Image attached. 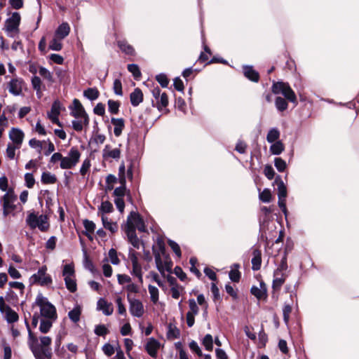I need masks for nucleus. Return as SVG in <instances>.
<instances>
[{"label": "nucleus", "instance_id": "obj_33", "mask_svg": "<svg viewBox=\"0 0 359 359\" xmlns=\"http://www.w3.org/2000/svg\"><path fill=\"white\" fill-rule=\"evenodd\" d=\"M100 93L96 88H89L83 91V96L93 101L98 98Z\"/></svg>", "mask_w": 359, "mask_h": 359}, {"label": "nucleus", "instance_id": "obj_31", "mask_svg": "<svg viewBox=\"0 0 359 359\" xmlns=\"http://www.w3.org/2000/svg\"><path fill=\"white\" fill-rule=\"evenodd\" d=\"M280 131L277 128H271L266 135V140L269 143H273L278 141L280 137Z\"/></svg>", "mask_w": 359, "mask_h": 359}, {"label": "nucleus", "instance_id": "obj_61", "mask_svg": "<svg viewBox=\"0 0 359 359\" xmlns=\"http://www.w3.org/2000/svg\"><path fill=\"white\" fill-rule=\"evenodd\" d=\"M116 303L118 306V313L120 315L126 316V309L124 304L122 302V299L121 297H116Z\"/></svg>", "mask_w": 359, "mask_h": 359}, {"label": "nucleus", "instance_id": "obj_29", "mask_svg": "<svg viewBox=\"0 0 359 359\" xmlns=\"http://www.w3.org/2000/svg\"><path fill=\"white\" fill-rule=\"evenodd\" d=\"M285 280V273H281L280 276L273 274L272 287L273 290H279Z\"/></svg>", "mask_w": 359, "mask_h": 359}, {"label": "nucleus", "instance_id": "obj_30", "mask_svg": "<svg viewBox=\"0 0 359 359\" xmlns=\"http://www.w3.org/2000/svg\"><path fill=\"white\" fill-rule=\"evenodd\" d=\"M272 144L270 146L269 150L270 152L273 155H279L285 149V146L283 143L278 140L271 143Z\"/></svg>", "mask_w": 359, "mask_h": 359}, {"label": "nucleus", "instance_id": "obj_58", "mask_svg": "<svg viewBox=\"0 0 359 359\" xmlns=\"http://www.w3.org/2000/svg\"><path fill=\"white\" fill-rule=\"evenodd\" d=\"M168 243L177 257H181L182 252L179 245L174 241L168 240Z\"/></svg>", "mask_w": 359, "mask_h": 359}, {"label": "nucleus", "instance_id": "obj_21", "mask_svg": "<svg viewBox=\"0 0 359 359\" xmlns=\"http://www.w3.org/2000/svg\"><path fill=\"white\" fill-rule=\"evenodd\" d=\"M97 309L102 311L106 316H110L113 313L114 308L111 304L108 303L104 299H100L97 302Z\"/></svg>", "mask_w": 359, "mask_h": 359}, {"label": "nucleus", "instance_id": "obj_56", "mask_svg": "<svg viewBox=\"0 0 359 359\" xmlns=\"http://www.w3.org/2000/svg\"><path fill=\"white\" fill-rule=\"evenodd\" d=\"M128 70L131 72L135 79H138L141 76L139 67L135 64H130L128 65Z\"/></svg>", "mask_w": 359, "mask_h": 359}, {"label": "nucleus", "instance_id": "obj_50", "mask_svg": "<svg viewBox=\"0 0 359 359\" xmlns=\"http://www.w3.org/2000/svg\"><path fill=\"white\" fill-rule=\"evenodd\" d=\"M108 255H109V260L112 264L117 265L120 263V260L117 255V252L115 249L111 248L109 250Z\"/></svg>", "mask_w": 359, "mask_h": 359}, {"label": "nucleus", "instance_id": "obj_18", "mask_svg": "<svg viewBox=\"0 0 359 359\" xmlns=\"http://www.w3.org/2000/svg\"><path fill=\"white\" fill-rule=\"evenodd\" d=\"M102 156L105 159L109 158L118 159L121 156V151L117 148L111 149V147L109 144H107L102 151Z\"/></svg>", "mask_w": 359, "mask_h": 359}, {"label": "nucleus", "instance_id": "obj_22", "mask_svg": "<svg viewBox=\"0 0 359 359\" xmlns=\"http://www.w3.org/2000/svg\"><path fill=\"white\" fill-rule=\"evenodd\" d=\"M111 122L114 126V133L115 136L119 137L121 135L123 129L125 127V122L123 118H111Z\"/></svg>", "mask_w": 359, "mask_h": 359}, {"label": "nucleus", "instance_id": "obj_59", "mask_svg": "<svg viewBox=\"0 0 359 359\" xmlns=\"http://www.w3.org/2000/svg\"><path fill=\"white\" fill-rule=\"evenodd\" d=\"M83 226L85 228L84 231H88V232H94L95 231L96 226H95V224L93 221H90V220H88L86 219L83 221Z\"/></svg>", "mask_w": 359, "mask_h": 359}, {"label": "nucleus", "instance_id": "obj_46", "mask_svg": "<svg viewBox=\"0 0 359 359\" xmlns=\"http://www.w3.org/2000/svg\"><path fill=\"white\" fill-rule=\"evenodd\" d=\"M62 40V39H60L55 36V37L50 41L49 43V48L55 51L60 50L62 48L61 43Z\"/></svg>", "mask_w": 359, "mask_h": 359}, {"label": "nucleus", "instance_id": "obj_44", "mask_svg": "<svg viewBox=\"0 0 359 359\" xmlns=\"http://www.w3.org/2000/svg\"><path fill=\"white\" fill-rule=\"evenodd\" d=\"M168 104V95L165 93H163L160 97L159 99L156 101V107L157 108L161 110L163 107H166Z\"/></svg>", "mask_w": 359, "mask_h": 359}, {"label": "nucleus", "instance_id": "obj_34", "mask_svg": "<svg viewBox=\"0 0 359 359\" xmlns=\"http://www.w3.org/2000/svg\"><path fill=\"white\" fill-rule=\"evenodd\" d=\"M41 180L45 184H55L57 182V177L54 174L49 172H43Z\"/></svg>", "mask_w": 359, "mask_h": 359}, {"label": "nucleus", "instance_id": "obj_20", "mask_svg": "<svg viewBox=\"0 0 359 359\" xmlns=\"http://www.w3.org/2000/svg\"><path fill=\"white\" fill-rule=\"evenodd\" d=\"M130 102L133 107L138 106L143 101V93L139 88H136L130 95Z\"/></svg>", "mask_w": 359, "mask_h": 359}, {"label": "nucleus", "instance_id": "obj_39", "mask_svg": "<svg viewBox=\"0 0 359 359\" xmlns=\"http://www.w3.org/2000/svg\"><path fill=\"white\" fill-rule=\"evenodd\" d=\"M65 283L66 287L70 292H74L76 291L77 286L74 276L65 278Z\"/></svg>", "mask_w": 359, "mask_h": 359}, {"label": "nucleus", "instance_id": "obj_48", "mask_svg": "<svg viewBox=\"0 0 359 359\" xmlns=\"http://www.w3.org/2000/svg\"><path fill=\"white\" fill-rule=\"evenodd\" d=\"M203 344L205 347L206 350L212 351L213 348V339L212 337L210 334H207L203 340Z\"/></svg>", "mask_w": 359, "mask_h": 359}, {"label": "nucleus", "instance_id": "obj_62", "mask_svg": "<svg viewBox=\"0 0 359 359\" xmlns=\"http://www.w3.org/2000/svg\"><path fill=\"white\" fill-rule=\"evenodd\" d=\"M133 274L136 276L139 281L142 283V266L140 264L133 265Z\"/></svg>", "mask_w": 359, "mask_h": 359}, {"label": "nucleus", "instance_id": "obj_35", "mask_svg": "<svg viewBox=\"0 0 359 359\" xmlns=\"http://www.w3.org/2000/svg\"><path fill=\"white\" fill-rule=\"evenodd\" d=\"M167 337L168 339H178L180 337V331L176 326L170 323L168 326Z\"/></svg>", "mask_w": 359, "mask_h": 359}, {"label": "nucleus", "instance_id": "obj_19", "mask_svg": "<svg viewBox=\"0 0 359 359\" xmlns=\"http://www.w3.org/2000/svg\"><path fill=\"white\" fill-rule=\"evenodd\" d=\"M70 27L67 22H62L58 26L55 32V36L60 39H64L69 35Z\"/></svg>", "mask_w": 359, "mask_h": 359}, {"label": "nucleus", "instance_id": "obj_11", "mask_svg": "<svg viewBox=\"0 0 359 359\" xmlns=\"http://www.w3.org/2000/svg\"><path fill=\"white\" fill-rule=\"evenodd\" d=\"M160 346L161 344L157 339L154 337H151L145 344V350L151 357L156 358L158 356V350L159 349Z\"/></svg>", "mask_w": 359, "mask_h": 359}, {"label": "nucleus", "instance_id": "obj_2", "mask_svg": "<svg viewBox=\"0 0 359 359\" xmlns=\"http://www.w3.org/2000/svg\"><path fill=\"white\" fill-rule=\"evenodd\" d=\"M35 304L40 308V316L44 318L56 320L57 313L55 307L41 294L36 296Z\"/></svg>", "mask_w": 359, "mask_h": 359}, {"label": "nucleus", "instance_id": "obj_60", "mask_svg": "<svg viewBox=\"0 0 359 359\" xmlns=\"http://www.w3.org/2000/svg\"><path fill=\"white\" fill-rule=\"evenodd\" d=\"M292 311V307L290 304H285L283 309V320L287 324L290 319V314Z\"/></svg>", "mask_w": 359, "mask_h": 359}, {"label": "nucleus", "instance_id": "obj_16", "mask_svg": "<svg viewBox=\"0 0 359 359\" xmlns=\"http://www.w3.org/2000/svg\"><path fill=\"white\" fill-rule=\"evenodd\" d=\"M70 114L76 118H79L80 116L86 113L83 105L77 99H74L73 100V104L72 107H70Z\"/></svg>", "mask_w": 359, "mask_h": 359}, {"label": "nucleus", "instance_id": "obj_55", "mask_svg": "<svg viewBox=\"0 0 359 359\" xmlns=\"http://www.w3.org/2000/svg\"><path fill=\"white\" fill-rule=\"evenodd\" d=\"M113 90L116 95L121 96L123 95L122 83L120 79H116L113 83Z\"/></svg>", "mask_w": 359, "mask_h": 359}, {"label": "nucleus", "instance_id": "obj_26", "mask_svg": "<svg viewBox=\"0 0 359 359\" xmlns=\"http://www.w3.org/2000/svg\"><path fill=\"white\" fill-rule=\"evenodd\" d=\"M81 315V308L80 306L76 305L74 308L69 311L68 313V317L74 323H77L80 320Z\"/></svg>", "mask_w": 359, "mask_h": 359}, {"label": "nucleus", "instance_id": "obj_10", "mask_svg": "<svg viewBox=\"0 0 359 359\" xmlns=\"http://www.w3.org/2000/svg\"><path fill=\"white\" fill-rule=\"evenodd\" d=\"M23 81L21 79H13L7 85L9 93L15 96L22 94Z\"/></svg>", "mask_w": 359, "mask_h": 359}, {"label": "nucleus", "instance_id": "obj_27", "mask_svg": "<svg viewBox=\"0 0 359 359\" xmlns=\"http://www.w3.org/2000/svg\"><path fill=\"white\" fill-rule=\"evenodd\" d=\"M240 265L238 264H233L231 269L229 271V276L231 281L238 283L241 279V272L238 271Z\"/></svg>", "mask_w": 359, "mask_h": 359}, {"label": "nucleus", "instance_id": "obj_14", "mask_svg": "<svg viewBox=\"0 0 359 359\" xmlns=\"http://www.w3.org/2000/svg\"><path fill=\"white\" fill-rule=\"evenodd\" d=\"M158 245L160 252L156 251L154 248H153V252H154V258H155V262H156V268L158 269V270L159 271H163V262H162L161 253L164 254V252H165V246H164L163 242L162 241H161V240H158Z\"/></svg>", "mask_w": 359, "mask_h": 359}, {"label": "nucleus", "instance_id": "obj_63", "mask_svg": "<svg viewBox=\"0 0 359 359\" xmlns=\"http://www.w3.org/2000/svg\"><path fill=\"white\" fill-rule=\"evenodd\" d=\"M25 180L26 186L28 188L30 189L34 187V183H35V180L32 173H29V172L26 173L25 175Z\"/></svg>", "mask_w": 359, "mask_h": 359}, {"label": "nucleus", "instance_id": "obj_15", "mask_svg": "<svg viewBox=\"0 0 359 359\" xmlns=\"http://www.w3.org/2000/svg\"><path fill=\"white\" fill-rule=\"evenodd\" d=\"M127 237L128 242L136 249H139L141 245V241L138 238L135 229H133L131 227H129L128 229H124Z\"/></svg>", "mask_w": 359, "mask_h": 359}, {"label": "nucleus", "instance_id": "obj_38", "mask_svg": "<svg viewBox=\"0 0 359 359\" xmlns=\"http://www.w3.org/2000/svg\"><path fill=\"white\" fill-rule=\"evenodd\" d=\"M287 269V257L285 255L282 259L281 261L277 268L276 270L274 271V275L280 276L281 273H285V272Z\"/></svg>", "mask_w": 359, "mask_h": 359}, {"label": "nucleus", "instance_id": "obj_40", "mask_svg": "<svg viewBox=\"0 0 359 359\" xmlns=\"http://www.w3.org/2000/svg\"><path fill=\"white\" fill-rule=\"evenodd\" d=\"M275 105L278 111H284L287 109L288 104L285 99L282 97H277L275 100Z\"/></svg>", "mask_w": 359, "mask_h": 359}, {"label": "nucleus", "instance_id": "obj_54", "mask_svg": "<svg viewBox=\"0 0 359 359\" xmlns=\"http://www.w3.org/2000/svg\"><path fill=\"white\" fill-rule=\"evenodd\" d=\"M189 313H191V314H194L195 316L198 315L199 312V308L195 301L194 299H189Z\"/></svg>", "mask_w": 359, "mask_h": 359}, {"label": "nucleus", "instance_id": "obj_25", "mask_svg": "<svg viewBox=\"0 0 359 359\" xmlns=\"http://www.w3.org/2000/svg\"><path fill=\"white\" fill-rule=\"evenodd\" d=\"M275 183L278 185V199L285 198L287 197V188L279 175L276 177Z\"/></svg>", "mask_w": 359, "mask_h": 359}, {"label": "nucleus", "instance_id": "obj_3", "mask_svg": "<svg viewBox=\"0 0 359 359\" xmlns=\"http://www.w3.org/2000/svg\"><path fill=\"white\" fill-rule=\"evenodd\" d=\"M271 89L274 94H282L288 101L295 105L297 104L296 95L287 83L283 81L273 82Z\"/></svg>", "mask_w": 359, "mask_h": 359}, {"label": "nucleus", "instance_id": "obj_36", "mask_svg": "<svg viewBox=\"0 0 359 359\" xmlns=\"http://www.w3.org/2000/svg\"><path fill=\"white\" fill-rule=\"evenodd\" d=\"M6 318L8 323H13L18 320V313L13 311L9 306H6Z\"/></svg>", "mask_w": 359, "mask_h": 359}, {"label": "nucleus", "instance_id": "obj_42", "mask_svg": "<svg viewBox=\"0 0 359 359\" xmlns=\"http://www.w3.org/2000/svg\"><path fill=\"white\" fill-rule=\"evenodd\" d=\"M46 142V140L40 141L35 138H32L29 141V145L30 146V147L36 149L37 150V152L39 154H41L43 148V144Z\"/></svg>", "mask_w": 359, "mask_h": 359}, {"label": "nucleus", "instance_id": "obj_52", "mask_svg": "<svg viewBox=\"0 0 359 359\" xmlns=\"http://www.w3.org/2000/svg\"><path fill=\"white\" fill-rule=\"evenodd\" d=\"M274 165L279 172H283L287 166L286 162L281 158L274 159Z\"/></svg>", "mask_w": 359, "mask_h": 359}, {"label": "nucleus", "instance_id": "obj_8", "mask_svg": "<svg viewBox=\"0 0 359 359\" xmlns=\"http://www.w3.org/2000/svg\"><path fill=\"white\" fill-rule=\"evenodd\" d=\"M130 304L129 311L132 316L141 318L144 312V306L139 299H130L128 297Z\"/></svg>", "mask_w": 359, "mask_h": 359}, {"label": "nucleus", "instance_id": "obj_9", "mask_svg": "<svg viewBox=\"0 0 359 359\" xmlns=\"http://www.w3.org/2000/svg\"><path fill=\"white\" fill-rule=\"evenodd\" d=\"M61 103L58 100H55L51 106L50 111L48 112L47 115L48 118L52 123L62 126L60 121H59L58 116L60 114Z\"/></svg>", "mask_w": 359, "mask_h": 359}, {"label": "nucleus", "instance_id": "obj_49", "mask_svg": "<svg viewBox=\"0 0 359 359\" xmlns=\"http://www.w3.org/2000/svg\"><path fill=\"white\" fill-rule=\"evenodd\" d=\"M62 276L65 278L74 276V268L72 264H65L63 267Z\"/></svg>", "mask_w": 359, "mask_h": 359}, {"label": "nucleus", "instance_id": "obj_5", "mask_svg": "<svg viewBox=\"0 0 359 359\" xmlns=\"http://www.w3.org/2000/svg\"><path fill=\"white\" fill-rule=\"evenodd\" d=\"M81 157V153L76 147H72L67 156H62L60 167L62 169H72L76 165Z\"/></svg>", "mask_w": 359, "mask_h": 359}, {"label": "nucleus", "instance_id": "obj_64", "mask_svg": "<svg viewBox=\"0 0 359 359\" xmlns=\"http://www.w3.org/2000/svg\"><path fill=\"white\" fill-rule=\"evenodd\" d=\"M90 161L88 158H86L80 168V173L81 175H85L90 168Z\"/></svg>", "mask_w": 359, "mask_h": 359}, {"label": "nucleus", "instance_id": "obj_57", "mask_svg": "<svg viewBox=\"0 0 359 359\" xmlns=\"http://www.w3.org/2000/svg\"><path fill=\"white\" fill-rule=\"evenodd\" d=\"M18 149L16 145L9 143L7 145L6 156L10 159H13L15 155V150Z\"/></svg>", "mask_w": 359, "mask_h": 359}, {"label": "nucleus", "instance_id": "obj_24", "mask_svg": "<svg viewBox=\"0 0 359 359\" xmlns=\"http://www.w3.org/2000/svg\"><path fill=\"white\" fill-rule=\"evenodd\" d=\"M101 219L103 226L109 230L111 233H114L118 231V224L116 222H111L107 217L101 215Z\"/></svg>", "mask_w": 359, "mask_h": 359}, {"label": "nucleus", "instance_id": "obj_37", "mask_svg": "<svg viewBox=\"0 0 359 359\" xmlns=\"http://www.w3.org/2000/svg\"><path fill=\"white\" fill-rule=\"evenodd\" d=\"M252 269L253 271H257L261 267L262 259L260 252L258 250L254 251V257L252 259Z\"/></svg>", "mask_w": 359, "mask_h": 359}, {"label": "nucleus", "instance_id": "obj_43", "mask_svg": "<svg viewBox=\"0 0 359 359\" xmlns=\"http://www.w3.org/2000/svg\"><path fill=\"white\" fill-rule=\"evenodd\" d=\"M108 110L112 114H117L119 111L120 102L113 100H109L107 102Z\"/></svg>", "mask_w": 359, "mask_h": 359}, {"label": "nucleus", "instance_id": "obj_23", "mask_svg": "<svg viewBox=\"0 0 359 359\" xmlns=\"http://www.w3.org/2000/svg\"><path fill=\"white\" fill-rule=\"evenodd\" d=\"M243 73L246 78L253 82H258L259 79V73L253 69L252 66H244Z\"/></svg>", "mask_w": 359, "mask_h": 359}, {"label": "nucleus", "instance_id": "obj_32", "mask_svg": "<svg viewBox=\"0 0 359 359\" xmlns=\"http://www.w3.org/2000/svg\"><path fill=\"white\" fill-rule=\"evenodd\" d=\"M114 210L113 205L108 201H102L101 205L98 207V215L101 213L104 215L105 213L111 212Z\"/></svg>", "mask_w": 359, "mask_h": 359}, {"label": "nucleus", "instance_id": "obj_13", "mask_svg": "<svg viewBox=\"0 0 359 359\" xmlns=\"http://www.w3.org/2000/svg\"><path fill=\"white\" fill-rule=\"evenodd\" d=\"M9 137L13 141V144L20 148L23 141L24 133L21 130L13 128L9 133Z\"/></svg>", "mask_w": 359, "mask_h": 359}, {"label": "nucleus", "instance_id": "obj_47", "mask_svg": "<svg viewBox=\"0 0 359 359\" xmlns=\"http://www.w3.org/2000/svg\"><path fill=\"white\" fill-rule=\"evenodd\" d=\"M259 198L260 201L264 203H269L271 198V193L270 189H264L262 192H259Z\"/></svg>", "mask_w": 359, "mask_h": 359}, {"label": "nucleus", "instance_id": "obj_4", "mask_svg": "<svg viewBox=\"0 0 359 359\" xmlns=\"http://www.w3.org/2000/svg\"><path fill=\"white\" fill-rule=\"evenodd\" d=\"M26 223L31 229H34L38 227L43 232L49 229L48 219L46 215L38 216L35 212H31L26 218Z\"/></svg>", "mask_w": 359, "mask_h": 359}, {"label": "nucleus", "instance_id": "obj_45", "mask_svg": "<svg viewBox=\"0 0 359 359\" xmlns=\"http://www.w3.org/2000/svg\"><path fill=\"white\" fill-rule=\"evenodd\" d=\"M150 294L151 301L154 304H156L158 301V290L156 287L149 285L148 287Z\"/></svg>", "mask_w": 359, "mask_h": 359}, {"label": "nucleus", "instance_id": "obj_51", "mask_svg": "<svg viewBox=\"0 0 359 359\" xmlns=\"http://www.w3.org/2000/svg\"><path fill=\"white\" fill-rule=\"evenodd\" d=\"M94 332L97 336L104 337L109 333V330L104 325H97L95 327Z\"/></svg>", "mask_w": 359, "mask_h": 359}, {"label": "nucleus", "instance_id": "obj_53", "mask_svg": "<svg viewBox=\"0 0 359 359\" xmlns=\"http://www.w3.org/2000/svg\"><path fill=\"white\" fill-rule=\"evenodd\" d=\"M156 79L163 88H166L169 83L167 76L163 73L156 75Z\"/></svg>", "mask_w": 359, "mask_h": 359}, {"label": "nucleus", "instance_id": "obj_12", "mask_svg": "<svg viewBox=\"0 0 359 359\" xmlns=\"http://www.w3.org/2000/svg\"><path fill=\"white\" fill-rule=\"evenodd\" d=\"M17 201V196L14 194L12 189H9L2 197L1 201L3 202V208L15 210V202Z\"/></svg>", "mask_w": 359, "mask_h": 359}, {"label": "nucleus", "instance_id": "obj_41", "mask_svg": "<svg viewBox=\"0 0 359 359\" xmlns=\"http://www.w3.org/2000/svg\"><path fill=\"white\" fill-rule=\"evenodd\" d=\"M118 46L120 48V49L126 54L133 55L134 53V48H133V46L128 44L125 41H118Z\"/></svg>", "mask_w": 359, "mask_h": 359}, {"label": "nucleus", "instance_id": "obj_17", "mask_svg": "<svg viewBox=\"0 0 359 359\" xmlns=\"http://www.w3.org/2000/svg\"><path fill=\"white\" fill-rule=\"evenodd\" d=\"M141 220H142V219L140 215L137 212L132 211L128 216L127 222L123 228L124 229H128L129 227H131L135 229V225H137V223H140Z\"/></svg>", "mask_w": 359, "mask_h": 359}, {"label": "nucleus", "instance_id": "obj_28", "mask_svg": "<svg viewBox=\"0 0 359 359\" xmlns=\"http://www.w3.org/2000/svg\"><path fill=\"white\" fill-rule=\"evenodd\" d=\"M55 320L52 318H43L40 321L39 330L41 332L46 334L49 332L52 327L53 323Z\"/></svg>", "mask_w": 359, "mask_h": 359}, {"label": "nucleus", "instance_id": "obj_6", "mask_svg": "<svg viewBox=\"0 0 359 359\" xmlns=\"http://www.w3.org/2000/svg\"><path fill=\"white\" fill-rule=\"evenodd\" d=\"M46 266H43L39 268L38 271L30 277V283L38 284L41 286H48L50 285L52 283V278L50 275L46 273Z\"/></svg>", "mask_w": 359, "mask_h": 359}, {"label": "nucleus", "instance_id": "obj_1", "mask_svg": "<svg viewBox=\"0 0 359 359\" xmlns=\"http://www.w3.org/2000/svg\"><path fill=\"white\" fill-rule=\"evenodd\" d=\"M25 323L28 332V345L32 353L34 354V350L36 349L41 358H50L52 355L50 348L49 347H41L37 337L32 332L29 324L26 318Z\"/></svg>", "mask_w": 359, "mask_h": 359}, {"label": "nucleus", "instance_id": "obj_7", "mask_svg": "<svg viewBox=\"0 0 359 359\" xmlns=\"http://www.w3.org/2000/svg\"><path fill=\"white\" fill-rule=\"evenodd\" d=\"M20 15L18 12H14L11 17L8 18L5 22V30L8 32V35L13 37L12 33H19V25L20 23Z\"/></svg>", "mask_w": 359, "mask_h": 359}]
</instances>
